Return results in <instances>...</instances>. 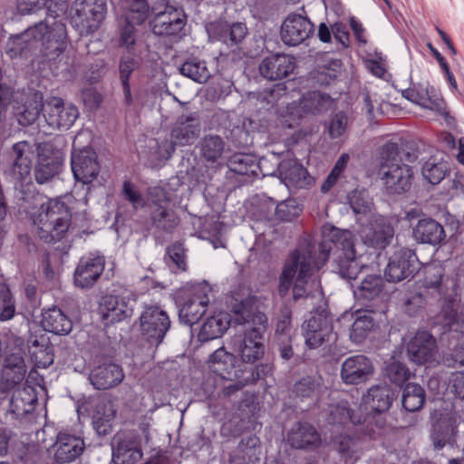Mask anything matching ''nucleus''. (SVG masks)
<instances>
[{"label":"nucleus","instance_id":"f257e3e1","mask_svg":"<svg viewBox=\"0 0 464 464\" xmlns=\"http://www.w3.org/2000/svg\"><path fill=\"white\" fill-rule=\"evenodd\" d=\"M456 280L439 263H427L417 278L405 290L402 298L404 313L412 318L423 317L430 307L441 303L439 316L445 332L461 329L460 316L453 295Z\"/></svg>","mask_w":464,"mask_h":464},{"label":"nucleus","instance_id":"f03ea898","mask_svg":"<svg viewBox=\"0 0 464 464\" xmlns=\"http://www.w3.org/2000/svg\"><path fill=\"white\" fill-rule=\"evenodd\" d=\"M321 232L322 241L318 245V252L323 264L333 254V270L347 281L357 280L367 266L362 265L356 255L355 235L331 224L324 225Z\"/></svg>","mask_w":464,"mask_h":464},{"label":"nucleus","instance_id":"7ed1b4c3","mask_svg":"<svg viewBox=\"0 0 464 464\" xmlns=\"http://www.w3.org/2000/svg\"><path fill=\"white\" fill-rule=\"evenodd\" d=\"M317 269L319 266L310 246L295 247L291 250L283 263L278 276V295L285 297L292 288L293 299L295 302L305 298L306 285Z\"/></svg>","mask_w":464,"mask_h":464},{"label":"nucleus","instance_id":"20e7f679","mask_svg":"<svg viewBox=\"0 0 464 464\" xmlns=\"http://www.w3.org/2000/svg\"><path fill=\"white\" fill-rule=\"evenodd\" d=\"M67 197L47 198L40 206L34 207L31 215L33 225L37 228L39 238L47 244L63 240L72 225V208L65 201Z\"/></svg>","mask_w":464,"mask_h":464},{"label":"nucleus","instance_id":"39448f33","mask_svg":"<svg viewBox=\"0 0 464 464\" xmlns=\"http://www.w3.org/2000/svg\"><path fill=\"white\" fill-rule=\"evenodd\" d=\"M399 156V144L392 140L379 149L378 175L384 193L389 197L407 194L414 182L413 168L405 162H398Z\"/></svg>","mask_w":464,"mask_h":464},{"label":"nucleus","instance_id":"423d86ee","mask_svg":"<svg viewBox=\"0 0 464 464\" xmlns=\"http://www.w3.org/2000/svg\"><path fill=\"white\" fill-rule=\"evenodd\" d=\"M268 327L265 313L258 312L252 317V326L245 327L244 335L234 342V350L245 363H255L265 354L264 334Z\"/></svg>","mask_w":464,"mask_h":464},{"label":"nucleus","instance_id":"0eeeda50","mask_svg":"<svg viewBox=\"0 0 464 464\" xmlns=\"http://www.w3.org/2000/svg\"><path fill=\"white\" fill-rule=\"evenodd\" d=\"M170 201V196L162 187H155L150 192L148 224L156 233L172 234L180 223Z\"/></svg>","mask_w":464,"mask_h":464},{"label":"nucleus","instance_id":"6e6552de","mask_svg":"<svg viewBox=\"0 0 464 464\" xmlns=\"http://www.w3.org/2000/svg\"><path fill=\"white\" fill-rule=\"evenodd\" d=\"M48 18L34 25V34L37 41V55L40 54L51 61L65 51L68 35L64 23L54 17L50 24Z\"/></svg>","mask_w":464,"mask_h":464},{"label":"nucleus","instance_id":"1a4fd4ad","mask_svg":"<svg viewBox=\"0 0 464 464\" xmlns=\"http://www.w3.org/2000/svg\"><path fill=\"white\" fill-rule=\"evenodd\" d=\"M321 383L314 375H304L295 380L284 402V411L295 414L309 411L320 399Z\"/></svg>","mask_w":464,"mask_h":464},{"label":"nucleus","instance_id":"9d476101","mask_svg":"<svg viewBox=\"0 0 464 464\" xmlns=\"http://www.w3.org/2000/svg\"><path fill=\"white\" fill-rule=\"evenodd\" d=\"M140 435L135 430L117 432L111 440L112 461L115 464H137L143 457L142 436L150 439L148 424H142Z\"/></svg>","mask_w":464,"mask_h":464},{"label":"nucleus","instance_id":"9b49d317","mask_svg":"<svg viewBox=\"0 0 464 464\" xmlns=\"http://www.w3.org/2000/svg\"><path fill=\"white\" fill-rule=\"evenodd\" d=\"M139 320L142 340L154 347H158L162 343L171 327V321L168 312L157 304H145Z\"/></svg>","mask_w":464,"mask_h":464},{"label":"nucleus","instance_id":"f8f14e48","mask_svg":"<svg viewBox=\"0 0 464 464\" xmlns=\"http://www.w3.org/2000/svg\"><path fill=\"white\" fill-rule=\"evenodd\" d=\"M426 265H421L414 249L399 247L390 256L384 269V276L388 282L392 283L411 280L417 274L419 277Z\"/></svg>","mask_w":464,"mask_h":464},{"label":"nucleus","instance_id":"ddd939ff","mask_svg":"<svg viewBox=\"0 0 464 464\" xmlns=\"http://www.w3.org/2000/svg\"><path fill=\"white\" fill-rule=\"evenodd\" d=\"M158 2L159 6L151 8V12L155 14L150 22L152 32L158 35L180 38L187 23V15L183 8L171 5L169 0Z\"/></svg>","mask_w":464,"mask_h":464},{"label":"nucleus","instance_id":"4468645a","mask_svg":"<svg viewBox=\"0 0 464 464\" xmlns=\"http://www.w3.org/2000/svg\"><path fill=\"white\" fill-rule=\"evenodd\" d=\"M37 160L34 169L36 183L43 185L62 172L64 152L52 142H42L36 148Z\"/></svg>","mask_w":464,"mask_h":464},{"label":"nucleus","instance_id":"2eb2a0df","mask_svg":"<svg viewBox=\"0 0 464 464\" xmlns=\"http://www.w3.org/2000/svg\"><path fill=\"white\" fill-rule=\"evenodd\" d=\"M106 14V0H82L75 2L71 24L80 34H90L100 28Z\"/></svg>","mask_w":464,"mask_h":464},{"label":"nucleus","instance_id":"dca6fc26","mask_svg":"<svg viewBox=\"0 0 464 464\" xmlns=\"http://www.w3.org/2000/svg\"><path fill=\"white\" fill-rule=\"evenodd\" d=\"M140 25L122 19L119 23L117 44L126 52L120 57L134 58L141 65L143 57L150 52V44L146 41V32L139 28Z\"/></svg>","mask_w":464,"mask_h":464},{"label":"nucleus","instance_id":"f3484780","mask_svg":"<svg viewBox=\"0 0 464 464\" xmlns=\"http://www.w3.org/2000/svg\"><path fill=\"white\" fill-rule=\"evenodd\" d=\"M137 304V296L134 294L119 295L105 294L102 295L98 314L104 325L113 324L130 318Z\"/></svg>","mask_w":464,"mask_h":464},{"label":"nucleus","instance_id":"a211bd4d","mask_svg":"<svg viewBox=\"0 0 464 464\" xmlns=\"http://www.w3.org/2000/svg\"><path fill=\"white\" fill-rule=\"evenodd\" d=\"M305 345L316 349L324 343H335L337 334L334 332L333 320L323 313L312 315L304 324Z\"/></svg>","mask_w":464,"mask_h":464},{"label":"nucleus","instance_id":"6ab92c4d","mask_svg":"<svg viewBox=\"0 0 464 464\" xmlns=\"http://www.w3.org/2000/svg\"><path fill=\"white\" fill-rule=\"evenodd\" d=\"M44 117L46 123L53 130H68L79 117L78 108L65 102L63 99L56 96L48 98L45 102Z\"/></svg>","mask_w":464,"mask_h":464},{"label":"nucleus","instance_id":"aec40b11","mask_svg":"<svg viewBox=\"0 0 464 464\" xmlns=\"http://www.w3.org/2000/svg\"><path fill=\"white\" fill-rule=\"evenodd\" d=\"M314 31V24L306 15L293 12L283 21L280 36L285 45L297 46L312 37Z\"/></svg>","mask_w":464,"mask_h":464},{"label":"nucleus","instance_id":"412c9836","mask_svg":"<svg viewBox=\"0 0 464 464\" xmlns=\"http://www.w3.org/2000/svg\"><path fill=\"white\" fill-rule=\"evenodd\" d=\"M438 353L437 340L427 330L417 331L406 345L409 361L416 365L433 363Z\"/></svg>","mask_w":464,"mask_h":464},{"label":"nucleus","instance_id":"4be33fe9","mask_svg":"<svg viewBox=\"0 0 464 464\" xmlns=\"http://www.w3.org/2000/svg\"><path fill=\"white\" fill-rule=\"evenodd\" d=\"M375 367L371 358L364 354L347 357L341 365L340 377L346 385H359L372 379Z\"/></svg>","mask_w":464,"mask_h":464},{"label":"nucleus","instance_id":"5701e85b","mask_svg":"<svg viewBox=\"0 0 464 464\" xmlns=\"http://www.w3.org/2000/svg\"><path fill=\"white\" fill-rule=\"evenodd\" d=\"M104 268V256L89 253L82 256L73 273L74 285L80 289L92 288L102 276Z\"/></svg>","mask_w":464,"mask_h":464},{"label":"nucleus","instance_id":"b1692460","mask_svg":"<svg viewBox=\"0 0 464 464\" xmlns=\"http://www.w3.org/2000/svg\"><path fill=\"white\" fill-rule=\"evenodd\" d=\"M206 30L211 40L221 42L227 47L239 44L248 34V29L245 23H228L222 19L208 23Z\"/></svg>","mask_w":464,"mask_h":464},{"label":"nucleus","instance_id":"393cba45","mask_svg":"<svg viewBox=\"0 0 464 464\" xmlns=\"http://www.w3.org/2000/svg\"><path fill=\"white\" fill-rule=\"evenodd\" d=\"M24 354L22 349H18L5 356L0 379L1 392H9L24 380L27 371Z\"/></svg>","mask_w":464,"mask_h":464},{"label":"nucleus","instance_id":"a878e982","mask_svg":"<svg viewBox=\"0 0 464 464\" xmlns=\"http://www.w3.org/2000/svg\"><path fill=\"white\" fill-rule=\"evenodd\" d=\"M71 167L74 179L82 184H91L101 169L97 153L91 148L72 153Z\"/></svg>","mask_w":464,"mask_h":464},{"label":"nucleus","instance_id":"bb28decb","mask_svg":"<svg viewBox=\"0 0 464 464\" xmlns=\"http://www.w3.org/2000/svg\"><path fill=\"white\" fill-rule=\"evenodd\" d=\"M9 155L12 158L10 176L17 182H24L32 170L34 159V145L25 140L16 142L12 146Z\"/></svg>","mask_w":464,"mask_h":464},{"label":"nucleus","instance_id":"cd10ccee","mask_svg":"<svg viewBox=\"0 0 464 464\" xmlns=\"http://www.w3.org/2000/svg\"><path fill=\"white\" fill-rule=\"evenodd\" d=\"M201 130L198 111L179 115L170 131V140L177 146L191 145L198 138Z\"/></svg>","mask_w":464,"mask_h":464},{"label":"nucleus","instance_id":"c85d7f7f","mask_svg":"<svg viewBox=\"0 0 464 464\" xmlns=\"http://www.w3.org/2000/svg\"><path fill=\"white\" fill-rule=\"evenodd\" d=\"M279 179L287 188H305L314 183L306 168L295 158L284 159L277 166Z\"/></svg>","mask_w":464,"mask_h":464},{"label":"nucleus","instance_id":"c756f323","mask_svg":"<svg viewBox=\"0 0 464 464\" xmlns=\"http://www.w3.org/2000/svg\"><path fill=\"white\" fill-rule=\"evenodd\" d=\"M432 418L430 438L434 449L440 450L447 444H454L458 432L456 418L445 412H435Z\"/></svg>","mask_w":464,"mask_h":464},{"label":"nucleus","instance_id":"7c9ffc66","mask_svg":"<svg viewBox=\"0 0 464 464\" xmlns=\"http://www.w3.org/2000/svg\"><path fill=\"white\" fill-rule=\"evenodd\" d=\"M295 68L294 56L285 53H273L262 60L259 64L261 76L269 81H277L288 77Z\"/></svg>","mask_w":464,"mask_h":464},{"label":"nucleus","instance_id":"2f4dec72","mask_svg":"<svg viewBox=\"0 0 464 464\" xmlns=\"http://www.w3.org/2000/svg\"><path fill=\"white\" fill-rule=\"evenodd\" d=\"M399 392L387 383L372 385L362 396V401L367 409L372 413H386L392 407Z\"/></svg>","mask_w":464,"mask_h":464},{"label":"nucleus","instance_id":"473e14b6","mask_svg":"<svg viewBox=\"0 0 464 464\" xmlns=\"http://www.w3.org/2000/svg\"><path fill=\"white\" fill-rule=\"evenodd\" d=\"M124 379L121 365L105 361L94 366L89 375L91 384L99 391L108 390L118 386Z\"/></svg>","mask_w":464,"mask_h":464},{"label":"nucleus","instance_id":"72a5a7b5","mask_svg":"<svg viewBox=\"0 0 464 464\" xmlns=\"http://www.w3.org/2000/svg\"><path fill=\"white\" fill-rule=\"evenodd\" d=\"M54 457L58 461L71 463L76 460L85 450V442L82 436L69 431H60L54 443Z\"/></svg>","mask_w":464,"mask_h":464},{"label":"nucleus","instance_id":"f704fd0d","mask_svg":"<svg viewBox=\"0 0 464 464\" xmlns=\"http://www.w3.org/2000/svg\"><path fill=\"white\" fill-rule=\"evenodd\" d=\"M41 326L48 333L54 335H68L73 328L71 316L57 305L44 308L41 313Z\"/></svg>","mask_w":464,"mask_h":464},{"label":"nucleus","instance_id":"c9c22d12","mask_svg":"<svg viewBox=\"0 0 464 464\" xmlns=\"http://www.w3.org/2000/svg\"><path fill=\"white\" fill-rule=\"evenodd\" d=\"M411 236L420 244L438 246L446 238L444 227L430 217H422V219L412 226Z\"/></svg>","mask_w":464,"mask_h":464},{"label":"nucleus","instance_id":"e433bc0d","mask_svg":"<svg viewBox=\"0 0 464 464\" xmlns=\"http://www.w3.org/2000/svg\"><path fill=\"white\" fill-rule=\"evenodd\" d=\"M290 446L297 450H314L321 444L315 427L307 421H297L287 434Z\"/></svg>","mask_w":464,"mask_h":464},{"label":"nucleus","instance_id":"4c0bfd02","mask_svg":"<svg viewBox=\"0 0 464 464\" xmlns=\"http://www.w3.org/2000/svg\"><path fill=\"white\" fill-rule=\"evenodd\" d=\"M236 363V355L227 352L223 347L212 353L208 360L209 370L217 376L228 381L241 378L238 374L241 370L237 369Z\"/></svg>","mask_w":464,"mask_h":464},{"label":"nucleus","instance_id":"58836bf2","mask_svg":"<svg viewBox=\"0 0 464 464\" xmlns=\"http://www.w3.org/2000/svg\"><path fill=\"white\" fill-rule=\"evenodd\" d=\"M353 288V295L356 300L366 308L370 307V303L378 298L384 288V282L379 275H367L356 285V280H350Z\"/></svg>","mask_w":464,"mask_h":464},{"label":"nucleus","instance_id":"ea45409f","mask_svg":"<svg viewBox=\"0 0 464 464\" xmlns=\"http://www.w3.org/2000/svg\"><path fill=\"white\" fill-rule=\"evenodd\" d=\"M6 53L11 58L37 55L34 26L29 27L21 34L11 35L6 43Z\"/></svg>","mask_w":464,"mask_h":464},{"label":"nucleus","instance_id":"a19ab883","mask_svg":"<svg viewBox=\"0 0 464 464\" xmlns=\"http://www.w3.org/2000/svg\"><path fill=\"white\" fill-rule=\"evenodd\" d=\"M414 96H416V104L438 111L440 114L448 115L444 108V101L438 93L437 90L429 82L426 84L418 82L411 83Z\"/></svg>","mask_w":464,"mask_h":464},{"label":"nucleus","instance_id":"79ce46f5","mask_svg":"<svg viewBox=\"0 0 464 464\" xmlns=\"http://www.w3.org/2000/svg\"><path fill=\"white\" fill-rule=\"evenodd\" d=\"M46 8L48 17H58L67 9L66 0L53 3V0H16V9L20 14H31Z\"/></svg>","mask_w":464,"mask_h":464},{"label":"nucleus","instance_id":"37998d69","mask_svg":"<svg viewBox=\"0 0 464 464\" xmlns=\"http://www.w3.org/2000/svg\"><path fill=\"white\" fill-rule=\"evenodd\" d=\"M230 322V314L224 312L208 317L198 332V340L206 343L221 337L229 328Z\"/></svg>","mask_w":464,"mask_h":464},{"label":"nucleus","instance_id":"c03bdc74","mask_svg":"<svg viewBox=\"0 0 464 464\" xmlns=\"http://www.w3.org/2000/svg\"><path fill=\"white\" fill-rule=\"evenodd\" d=\"M141 65L134 58L120 57L118 63V77L123 93V104L130 107L134 103V97L131 91V74L139 70Z\"/></svg>","mask_w":464,"mask_h":464},{"label":"nucleus","instance_id":"a18cd8bd","mask_svg":"<svg viewBox=\"0 0 464 464\" xmlns=\"http://www.w3.org/2000/svg\"><path fill=\"white\" fill-rule=\"evenodd\" d=\"M394 227L385 218L375 221L372 228L365 237V242L375 249H385L393 239Z\"/></svg>","mask_w":464,"mask_h":464},{"label":"nucleus","instance_id":"49530a36","mask_svg":"<svg viewBox=\"0 0 464 464\" xmlns=\"http://www.w3.org/2000/svg\"><path fill=\"white\" fill-rule=\"evenodd\" d=\"M268 208L274 211L267 213L266 218L281 222H291L303 212V206L295 198H287L277 204L271 198L268 201Z\"/></svg>","mask_w":464,"mask_h":464},{"label":"nucleus","instance_id":"de8ad7c7","mask_svg":"<svg viewBox=\"0 0 464 464\" xmlns=\"http://www.w3.org/2000/svg\"><path fill=\"white\" fill-rule=\"evenodd\" d=\"M45 102H43L42 96L39 97L37 93L25 99L15 109V116L20 125L26 127L34 124L39 118L41 112L44 113Z\"/></svg>","mask_w":464,"mask_h":464},{"label":"nucleus","instance_id":"09e8293b","mask_svg":"<svg viewBox=\"0 0 464 464\" xmlns=\"http://www.w3.org/2000/svg\"><path fill=\"white\" fill-rule=\"evenodd\" d=\"M179 71L180 74L198 83L207 82L211 76L207 63L196 56L187 57L179 65Z\"/></svg>","mask_w":464,"mask_h":464},{"label":"nucleus","instance_id":"8fccbe9b","mask_svg":"<svg viewBox=\"0 0 464 464\" xmlns=\"http://www.w3.org/2000/svg\"><path fill=\"white\" fill-rule=\"evenodd\" d=\"M426 401V392L424 388L415 382H409L402 391L401 404L408 412L420 411Z\"/></svg>","mask_w":464,"mask_h":464},{"label":"nucleus","instance_id":"3c124183","mask_svg":"<svg viewBox=\"0 0 464 464\" xmlns=\"http://www.w3.org/2000/svg\"><path fill=\"white\" fill-rule=\"evenodd\" d=\"M382 374L392 383L399 386L400 388L402 387L411 376V372L407 365L395 359L393 356L384 362Z\"/></svg>","mask_w":464,"mask_h":464},{"label":"nucleus","instance_id":"603ef678","mask_svg":"<svg viewBox=\"0 0 464 464\" xmlns=\"http://www.w3.org/2000/svg\"><path fill=\"white\" fill-rule=\"evenodd\" d=\"M293 313L287 306L280 309L279 313L274 318L275 335L274 341L286 340V338H295V330L292 324Z\"/></svg>","mask_w":464,"mask_h":464},{"label":"nucleus","instance_id":"864d4df0","mask_svg":"<svg viewBox=\"0 0 464 464\" xmlns=\"http://www.w3.org/2000/svg\"><path fill=\"white\" fill-rule=\"evenodd\" d=\"M154 144L150 146L149 161L150 167H159L168 160H169L174 153L177 145L168 139L161 141L158 140H153Z\"/></svg>","mask_w":464,"mask_h":464},{"label":"nucleus","instance_id":"5fc2aeb1","mask_svg":"<svg viewBox=\"0 0 464 464\" xmlns=\"http://www.w3.org/2000/svg\"><path fill=\"white\" fill-rule=\"evenodd\" d=\"M148 0H125L123 19L142 24L150 14Z\"/></svg>","mask_w":464,"mask_h":464},{"label":"nucleus","instance_id":"6e6d98bb","mask_svg":"<svg viewBox=\"0 0 464 464\" xmlns=\"http://www.w3.org/2000/svg\"><path fill=\"white\" fill-rule=\"evenodd\" d=\"M200 154L208 161H216L224 151L225 142L218 135H206L199 143Z\"/></svg>","mask_w":464,"mask_h":464},{"label":"nucleus","instance_id":"4d7b16f0","mask_svg":"<svg viewBox=\"0 0 464 464\" xmlns=\"http://www.w3.org/2000/svg\"><path fill=\"white\" fill-rule=\"evenodd\" d=\"M449 170L450 169L447 161H437L433 157L429 159L421 168L423 178L432 185L440 183Z\"/></svg>","mask_w":464,"mask_h":464},{"label":"nucleus","instance_id":"13d9d810","mask_svg":"<svg viewBox=\"0 0 464 464\" xmlns=\"http://www.w3.org/2000/svg\"><path fill=\"white\" fill-rule=\"evenodd\" d=\"M37 402V397L34 393V389L31 386L24 388L23 391H19L18 393L13 396L11 405L13 407L12 411L19 414L29 412L34 409V404Z\"/></svg>","mask_w":464,"mask_h":464},{"label":"nucleus","instance_id":"bf43d9fd","mask_svg":"<svg viewBox=\"0 0 464 464\" xmlns=\"http://www.w3.org/2000/svg\"><path fill=\"white\" fill-rule=\"evenodd\" d=\"M331 422L334 425H347L349 423L360 424L361 416H356L354 411L347 402H340L334 405L330 411Z\"/></svg>","mask_w":464,"mask_h":464},{"label":"nucleus","instance_id":"052dcab7","mask_svg":"<svg viewBox=\"0 0 464 464\" xmlns=\"http://www.w3.org/2000/svg\"><path fill=\"white\" fill-rule=\"evenodd\" d=\"M208 304H198L195 301L185 299L179 310V320L184 324L192 326L198 323L206 314Z\"/></svg>","mask_w":464,"mask_h":464},{"label":"nucleus","instance_id":"680f3d73","mask_svg":"<svg viewBox=\"0 0 464 464\" xmlns=\"http://www.w3.org/2000/svg\"><path fill=\"white\" fill-rule=\"evenodd\" d=\"M374 320L369 315H359L350 329V338L354 343H362L372 331Z\"/></svg>","mask_w":464,"mask_h":464},{"label":"nucleus","instance_id":"e2e57ef3","mask_svg":"<svg viewBox=\"0 0 464 464\" xmlns=\"http://www.w3.org/2000/svg\"><path fill=\"white\" fill-rule=\"evenodd\" d=\"M342 62L339 59H333L326 64L319 66L314 73V79L321 86H328L335 82L340 73Z\"/></svg>","mask_w":464,"mask_h":464},{"label":"nucleus","instance_id":"0e129e2a","mask_svg":"<svg viewBox=\"0 0 464 464\" xmlns=\"http://www.w3.org/2000/svg\"><path fill=\"white\" fill-rule=\"evenodd\" d=\"M212 288L207 281L188 284L182 289L185 299L195 301L198 304H208L209 294Z\"/></svg>","mask_w":464,"mask_h":464},{"label":"nucleus","instance_id":"69168bd1","mask_svg":"<svg viewBox=\"0 0 464 464\" xmlns=\"http://www.w3.org/2000/svg\"><path fill=\"white\" fill-rule=\"evenodd\" d=\"M15 315V300L6 284H0V321L6 322Z\"/></svg>","mask_w":464,"mask_h":464},{"label":"nucleus","instance_id":"338daca9","mask_svg":"<svg viewBox=\"0 0 464 464\" xmlns=\"http://www.w3.org/2000/svg\"><path fill=\"white\" fill-rule=\"evenodd\" d=\"M237 446H242V453L246 460V464H256L259 461L260 440L255 434H250L242 438Z\"/></svg>","mask_w":464,"mask_h":464},{"label":"nucleus","instance_id":"774afa93","mask_svg":"<svg viewBox=\"0 0 464 464\" xmlns=\"http://www.w3.org/2000/svg\"><path fill=\"white\" fill-rule=\"evenodd\" d=\"M227 166L236 174L248 175L249 172H254L253 168L256 166V160L247 154L236 153L230 157Z\"/></svg>","mask_w":464,"mask_h":464}]
</instances>
